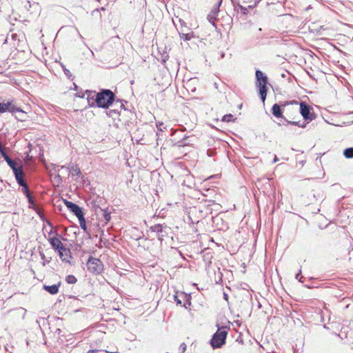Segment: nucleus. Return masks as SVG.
I'll return each mask as SVG.
<instances>
[{
    "label": "nucleus",
    "instance_id": "f257e3e1",
    "mask_svg": "<svg viewBox=\"0 0 353 353\" xmlns=\"http://www.w3.org/2000/svg\"><path fill=\"white\" fill-rule=\"evenodd\" d=\"M115 99V94L109 89H103L97 93L95 102L98 107L108 108Z\"/></svg>",
    "mask_w": 353,
    "mask_h": 353
},
{
    "label": "nucleus",
    "instance_id": "f03ea898",
    "mask_svg": "<svg viewBox=\"0 0 353 353\" xmlns=\"http://www.w3.org/2000/svg\"><path fill=\"white\" fill-rule=\"evenodd\" d=\"M229 327L227 326L219 327L217 331L212 335L210 345L213 349L220 348L225 343Z\"/></svg>",
    "mask_w": 353,
    "mask_h": 353
},
{
    "label": "nucleus",
    "instance_id": "7ed1b4c3",
    "mask_svg": "<svg viewBox=\"0 0 353 353\" xmlns=\"http://www.w3.org/2000/svg\"><path fill=\"white\" fill-rule=\"evenodd\" d=\"M256 86L259 88V93L263 103L265 102L267 96L268 77L261 70H256Z\"/></svg>",
    "mask_w": 353,
    "mask_h": 353
},
{
    "label": "nucleus",
    "instance_id": "20e7f679",
    "mask_svg": "<svg viewBox=\"0 0 353 353\" xmlns=\"http://www.w3.org/2000/svg\"><path fill=\"white\" fill-rule=\"evenodd\" d=\"M88 270L94 274H99L102 272L103 265L102 261L97 258L90 256L87 261Z\"/></svg>",
    "mask_w": 353,
    "mask_h": 353
},
{
    "label": "nucleus",
    "instance_id": "39448f33",
    "mask_svg": "<svg viewBox=\"0 0 353 353\" xmlns=\"http://www.w3.org/2000/svg\"><path fill=\"white\" fill-rule=\"evenodd\" d=\"M19 111L14 100H9L0 97V114L6 112H14Z\"/></svg>",
    "mask_w": 353,
    "mask_h": 353
},
{
    "label": "nucleus",
    "instance_id": "423d86ee",
    "mask_svg": "<svg viewBox=\"0 0 353 353\" xmlns=\"http://www.w3.org/2000/svg\"><path fill=\"white\" fill-rule=\"evenodd\" d=\"M169 230L170 228L164 224H155L149 229V232L157 234V237L160 241H162L163 238L168 235Z\"/></svg>",
    "mask_w": 353,
    "mask_h": 353
},
{
    "label": "nucleus",
    "instance_id": "0eeeda50",
    "mask_svg": "<svg viewBox=\"0 0 353 353\" xmlns=\"http://www.w3.org/2000/svg\"><path fill=\"white\" fill-rule=\"evenodd\" d=\"M311 107L306 103L303 101L300 103V113L305 120L312 121L315 118L314 114L311 112Z\"/></svg>",
    "mask_w": 353,
    "mask_h": 353
},
{
    "label": "nucleus",
    "instance_id": "6e6552de",
    "mask_svg": "<svg viewBox=\"0 0 353 353\" xmlns=\"http://www.w3.org/2000/svg\"><path fill=\"white\" fill-rule=\"evenodd\" d=\"M63 201L68 209L70 210V211L72 212L77 217L83 214L81 208L76 203L67 200H64Z\"/></svg>",
    "mask_w": 353,
    "mask_h": 353
},
{
    "label": "nucleus",
    "instance_id": "1a4fd4ad",
    "mask_svg": "<svg viewBox=\"0 0 353 353\" xmlns=\"http://www.w3.org/2000/svg\"><path fill=\"white\" fill-rule=\"evenodd\" d=\"M3 157L12 170L14 174L23 169L21 163L17 165V162L12 160L7 154H3Z\"/></svg>",
    "mask_w": 353,
    "mask_h": 353
},
{
    "label": "nucleus",
    "instance_id": "9d476101",
    "mask_svg": "<svg viewBox=\"0 0 353 353\" xmlns=\"http://www.w3.org/2000/svg\"><path fill=\"white\" fill-rule=\"evenodd\" d=\"M49 242L50 243V245L52 247L53 249L55 250H63V251L65 250V245L62 243V242L57 237H51L49 239Z\"/></svg>",
    "mask_w": 353,
    "mask_h": 353
},
{
    "label": "nucleus",
    "instance_id": "9b49d317",
    "mask_svg": "<svg viewBox=\"0 0 353 353\" xmlns=\"http://www.w3.org/2000/svg\"><path fill=\"white\" fill-rule=\"evenodd\" d=\"M14 174V176H15V179H16V181L17 182V183L20 185V186H22V185H24L26 184H27L25 179H24V176H25V174H24V172L22 170L17 172L16 173Z\"/></svg>",
    "mask_w": 353,
    "mask_h": 353
},
{
    "label": "nucleus",
    "instance_id": "f8f14e48",
    "mask_svg": "<svg viewBox=\"0 0 353 353\" xmlns=\"http://www.w3.org/2000/svg\"><path fill=\"white\" fill-rule=\"evenodd\" d=\"M272 114L276 118H281L283 121H284V119H285L283 116V111L281 108V106L277 104V103H275L273 105L272 108Z\"/></svg>",
    "mask_w": 353,
    "mask_h": 353
},
{
    "label": "nucleus",
    "instance_id": "ddd939ff",
    "mask_svg": "<svg viewBox=\"0 0 353 353\" xmlns=\"http://www.w3.org/2000/svg\"><path fill=\"white\" fill-rule=\"evenodd\" d=\"M17 108L19 109V111H16L14 112H11L12 115L15 117V118L21 121H26L27 115L26 113L22 110V109L17 105Z\"/></svg>",
    "mask_w": 353,
    "mask_h": 353
},
{
    "label": "nucleus",
    "instance_id": "4468645a",
    "mask_svg": "<svg viewBox=\"0 0 353 353\" xmlns=\"http://www.w3.org/2000/svg\"><path fill=\"white\" fill-rule=\"evenodd\" d=\"M61 283H59L57 284H54L52 285H43V289L50 293V294H56L59 292V288L60 286Z\"/></svg>",
    "mask_w": 353,
    "mask_h": 353
},
{
    "label": "nucleus",
    "instance_id": "2eb2a0df",
    "mask_svg": "<svg viewBox=\"0 0 353 353\" xmlns=\"http://www.w3.org/2000/svg\"><path fill=\"white\" fill-rule=\"evenodd\" d=\"M219 11V7H216L213 8L210 13L208 15V21L212 24L215 25V21L216 19V16L218 14V12Z\"/></svg>",
    "mask_w": 353,
    "mask_h": 353
},
{
    "label": "nucleus",
    "instance_id": "dca6fc26",
    "mask_svg": "<svg viewBox=\"0 0 353 353\" xmlns=\"http://www.w3.org/2000/svg\"><path fill=\"white\" fill-rule=\"evenodd\" d=\"M85 94L87 95V99L90 105H93L95 102V98H97V93L95 91L86 90Z\"/></svg>",
    "mask_w": 353,
    "mask_h": 353
},
{
    "label": "nucleus",
    "instance_id": "f3484780",
    "mask_svg": "<svg viewBox=\"0 0 353 353\" xmlns=\"http://www.w3.org/2000/svg\"><path fill=\"white\" fill-rule=\"evenodd\" d=\"M68 169L72 176H78L81 174V170L79 166L76 164H70Z\"/></svg>",
    "mask_w": 353,
    "mask_h": 353
},
{
    "label": "nucleus",
    "instance_id": "a211bd4d",
    "mask_svg": "<svg viewBox=\"0 0 353 353\" xmlns=\"http://www.w3.org/2000/svg\"><path fill=\"white\" fill-rule=\"evenodd\" d=\"M59 257L61 259L62 261H68V257H70V251L68 248H65V250L63 251V250H58Z\"/></svg>",
    "mask_w": 353,
    "mask_h": 353
},
{
    "label": "nucleus",
    "instance_id": "6ab92c4d",
    "mask_svg": "<svg viewBox=\"0 0 353 353\" xmlns=\"http://www.w3.org/2000/svg\"><path fill=\"white\" fill-rule=\"evenodd\" d=\"M77 218L79 219V222L81 228L83 231L86 232L87 226H86V221H85V219L84 218V214H83L80 215L79 216H78Z\"/></svg>",
    "mask_w": 353,
    "mask_h": 353
},
{
    "label": "nucleus",
    "instance_id": "aec40b11",
    "mask_svg": "<svg viewBox=\"0 0 353 353\" xmlns=\"http://www.w3.org/2000/svg\"><path fill=\"white\" fill-rule=\"evenodd\" d=\"M343 155L347 159L353 158V148L351 147V148H347L345 149L343 151Z\"/></svg>",
    "mask_w": 353,
    "mask_h": 353
},
{
    "label": "nucleus",
    "instance_id": "412c9836",
    "mask_svg": "<svg viewBox=\"0 0 353 353\" xmlns=\"http://www.w3.org/2000/svg\"><path fill=\"white\" fill-rule=\"evenodd\" d=\"M102 212V216L105 219V222L108 223L111 219V214L110 212L108 211L107 210H101Z\"/></svg>",
    "mask_w": 353,
    "mask_h": 353
},
{
    "label": "nucleus",
    "instance_id": "4be33fe9",
    "mask_svg": "<svg viewBox=\"0 0 353 353\" xmlns=\"http://www.w3.org/2000/svg\"><path fill=\"white\" fill-rule=\"evenodd\" d=\"M65 281L69 284H74L77 283V279L74 275H68L65 277Z\"/></svg>",
    "mask_w": 353,
    "mask_h": 353
},
{
    "label": "nucleus",
    "instance_id": "5701e85b",
    "mask_svg": "<svg viewBox=\"0 0 353 353\" xmlns=\"http://www.w3.org/2000/svg\"><path fill=\"white\" fill-rule=\"evenodd\" d=\"M234 120V116L231 114H225L223 117L222 121L225 122H230Z\"/></svg>",
    "mask_w": 353,
    "mask_h": 353
},
{
    "label": "nucleus",
    "instance_id": "b1692460",
    "mask_svg": "<svg viewBox=\"0 0 353 353\" xmlns=\"http://www.w3.org/2000/svg\"><path fill=\"white\" fill-rule=\"evenodd\" d=\"M21 187V192L26 195V196L27 195L31 194L29 188L27 184L22 185Z\"/></svg>",
    "mask_w": 353,
    "mask_h": 353
},
{
    "label": "nucleus",
    "instance_id": "393cba45",
    "mask_svg": "<svg viewBox=\"0 0 353 353\" xmlns=\"http://www.w3.org/2000/svg\"><path fill=\"white\" fill-rule=\"evenodd\" d=\"M180 37L181 39H183L184 41H189L192 38V34L183 33V34H180Z\"/></svg>",
    "mask_w": 353,
    "mask_h": 353
},
{
    "label": "nucleus",
    "instance_id": "a878e982",
    "mask_svg": "<svg viewBox=\"0 0 353 353\" xmlns=\"http://www.w3.org/2000/svg\"><path fill=\"white\" fill-rule=\"evenodd\" d=\"M26 197L28 199L30 208H33V205H34V199H33L32 194L27 195Z\"/></svg>",
    "mask_w": 353,
    "mask_h": 353
},
{
    "label": "nucleus",
    "instance_id": "bb28decb",
    "mask_svg": "<svg viewBox=\"0 0 353 353\" xmlns=\"http://www.w3.org/2000/svg\"><path fill=\"white\" fill-rule=\"evenodd\" d=\"M284 122H285L288 124L295 125H298L299 127H300V124H301L299 121H290L287 119H284Z\"/></svg>",
    "mask_w": 353,
    "mask_h": 353
},
{
    "label": "nucleus",
    "instance_id": "cd10ccee",
    "mask_svg": "<svg viewBox=\"0 0 353 353\" xmlns=\"http://www.w3.org/2000/svg\"><path fill=\"white\" fill-rule=\"evenodd\" d=\"M295 278L299 280L300 282H303V276L301 275V270H299V273L296 274Z\"/></svg>",
    "mask_w": 353,
    "mask_h": 353
},
{
    "label": "nucleus",
    "instance_id": "c85d7f7f",
    "mask_svg": "<svg viewBox=\"0 0 353 353\" xmlns=\"http://www.w3.org/2000/svg\"><path fill=\"white\" fill-rule=\"evenodd\" d=\"M234 10L237 12H240L241 10V7H243L242 5H241L239 3H234Z\"/></svg>",
    "mask_w": 353,
    "mask_h": 353
},
{
    "label": "nucleus",
    "instance_id": "c756f323",
    "mask_svg": "<svg viewBox=\"0 0 353 353\" xmlns=\"http://www.w3.org/2000/svg\"><path fill=\"white\" fill-rule=\"evenodd\" d=\"M234 10L237 12H240L241 10V7H243L242 5H241L239 3H234Z\"/></svg>",
    "mask_w": 353,
    "mask_h": 353
},
{
    "label": "nucleus",
    "instance_id": "7c9ffc66",
    "mask_svg": "<svg viewBox=\"0 0 353 353\" xmlns=\"http://www.w3.org/2000/svg\"><path fill=\"white\" fill-rule=\"evenodd\" d=\"M63 72H64V74L68 77H70L72 76V74L71 72H70L69 70L66 69L65 67L63 66Z\"/></svg>",
    "mask_w": 353,
    "mask_h": 353
},
{
    "label": "nucleus",
    "instance_id": "2f4dec72",
    "mask_svg": "<svg viewBox=\"0 0 353 353\" xmlns=\"http://www.w3.org/2000/svg\"><path fill=\"white\" fill-rule=\"evenodd\" d=\"M240 12H241V14H244V15H246L247 13H248V8L246 7H241V10Z\"/></svg>",
    "mask_w": 353,
    "mask_h": 353
},
{
    "label": "nucleus",
    "instance_id": "473e14b6",
    "mask_svg": "<svg viewBox=\"0 0 353 353\" xmlns=\"http://www.w3.org/2000/svg\"><path fill=\"white\" fill-rule=\"evenodd\" d=\"M174 301L176 302L177 305H182L181 301L178 298L176 295L174 296Z\"/></svg>",
    "mask_w": 353,
    "mask_h": 353
},
{
    "label": "nucleus",
    "instance_id": "72a5a7b5",
    "mask_svg": "<svg viewBox=\"0 0 353 353\" xmlns=\"http://www.w3.org/2000/svg\"><path fill=\"white\" fill-rule=\"evenodd\" d=\"M0 153L3 156V154H7L5 151H4V149H3V146L2 145V143L0 142Z\"/></svg>",
    "mask_w": 353,
    "mask_h": 353
},
{
    "label": "nucleus",
    "instance_id": "f704fd0d",
    "mask_svg": "<svg viewBox=\"0 0 353 353\" xmlns=\"http://www.w3.org/2000/svg\"><path fill=\"white\" fill-rule=\"evenodd\" d=\"M114 114H117V112L115 110H110L108 113H107L109 116H113Z\"/></svg>",
    "mask_w": 353,
    "mask_h": 353
},
{
    "label": "nucleus",
    "instance_id": "c9c22d12",
    "mask_svg": "<svg viewBox=\"0 0 353 353\" xmlns=\"http://www.w3.org/2000/svg\"><path fill=\"white\" fill-rule=\"evenodd\" d=\"M179 348H180V350H181V351L183 352H185V350H186V345H185V343H182V344H181V345H180V347H179Z\"/></svg>",
    "mask_w": 353,
    "mask_h": 353
},
{
    "label": "nucleus",
    "instance_id": "e433bc0d",
    "mask_svg": "<svg viewBox=\"0 0 353 353\" xmlns=\"http://www.w3.org/2000/svg\"><path fill=\"white\" fill-rule=\"evenodd\" d=\"M163 125V123L159 122V123H157V127L159 129V130H160V131H163V129L161 128Z\"/></svg>",
    "mask_w": 353,
    "mask_h": 353
},
{
    "label": "nucleus",
    "instance_id": "4c0bfd02",
    "mask_svg": "<svg viewBox=\"0 0 353 353\" xmlns=\"http://www.w3.org/2000/svg\"><path fill=\"white\" fill-rule=\"evenodd\" d=\"M259 0H255L254 3L253 5H249L248 8H253L254 6H256V3H259Z\"/></svg>",
    "mask_w": 353,
    "mask_h": 353
},
{
    "label": "nucleus",
    "instance_id": "58836bf2",
    "mask_svg": "<svg viewBox=\"0 0 353 353\" xmlns=\"http://www.w3.org/2000/svg\"><path fill=\"white\" fill-rule=\"evenodd\" d=\"M99 350H88L87 352V353H96V352H98Z\"/></svg>",
    "mask_w": 353,
    "mask_h": 353
},
{
    "label": "nucleus",
    "instance_id": "ea45409f",
    "mask_svg": "<svg viewBox=\"0 0 353 353\" xmlns=\"http://www.w3.org/2000/svg\"><path fill=\"white\" fill-rule=\"evenodd\" d=\"M212 154H213L212 151H211L210 150H208V156H212Z\"/></svg>",
    "mask_w": 353,
    "mask_h": 353
},
{
    "label": "nucleus",
    "instance_id": "a19ab883",
    "mask_svg": "<svg viewBox=\"0 0 353 353\" xmlns=\"http://www.w3.org/2000/svg\"><path fill=\"white\" fill-rule=\"evenodd\" d=\"M305 126H306L305 123H303L302 124H300V127H301V128H305Z\"/></svg>",
    "mask_w": 353,
    "mask_h": 353
},
{
    "label": "nucleus",
    "instance_id": "79ce46f5",
    "mask_svg": "<svg viewBox=\"0 0 353 353\" xmlns=\"http://www.w3.org/2000/svg\"><path fill=\"white\" fill-rule=\"evenodd\" d=\"M277 161H278V158H277V157H276V156H275V157H274V160H273V163H276Z\"/></svg>",
    "mask_w": 353,
    "mask_h": 353
},
{
    "label": "nucleus",
    "instance_id": "37998d69",
    "mask_svg": "<svg viewBox=\"0 0 353 353\" xmlns=\"http://www.w3.org/2000/svg\"><path fill=\"white\" fill-rule=\"evenodd\" d=\"M224 299H225V300H228V294H225V293H224Z\"/></svg>",
    "mask_w": 353,
    "mask_h": 353
},
{
    "label": "nucleus",
    "instance_id": "c03bdc74",
    "mask_svg": "<svg viewBox=\"0 0 353 353\" xmlns=\"http://www.w3.org/2000/svg\"><path fill=\"white\" fill-rule=\"evenodd\" d=\"M41 259H43L45 258V255H44V254H43V253H41Z\"/></svg>",
    "mask_w": 353,
    "mask_h": 353
},
{
    "label": "nucleus",
    "instance_id": "a18cd8bd",
    "mask_svg": "<svg viewBox=\"0 0 353 353\" xmlns=\"http://www.w3.org/2000/svg\"><path fill=\"white\" fill-rule=\"evenodd\" d=\"M159 1L165 3L166 0H159Z\"/></svg>",
    "mask_w": 353,
    "mask_h": 353
},
{
    "label": "nucleus",
    "instance_id": "49530a36",
    "mask_svg": "<svg viewBox=\"0 0 353 353\" xmlns=\"http://www.w3.org/2000/svg\"><path fill=\"white\" fill-rule=\"evenodd\" d=\"M78 96H79V97H84V95H79V94Z\"/></svg>",
    "mask_w": 353,
    "mask_h": 353
},
{
    "label": "nucleus",
    "instance_id": "de8ad7c7",
    "mask_svg": "<svg viewBox=\"0 0 353 353\" xmlns=\"http://www.w3.org/2000/svg\"><path fill=\"white\" fill-rule=\"evenodd\" d=\"M61 169L65 168V166H64V165L61 166Z\"/></svg>",
    "mask_w": 353,
    "mask_h": 353
},
{
    "label": "nucleus",
    "instance_id": "09e8293b",
    "mask_svg": "<svg viewBox=\"0 0 353 353\" xmlns=\"http://www.w3.org/2000/svg\"><path fill=\"white\" fill-rule=\"evenodd\" d=\"M350 114H353V112H350Z\"/></svg>",
    "mask_w": 353,
    "mask_h": 353
}]
</instances>
